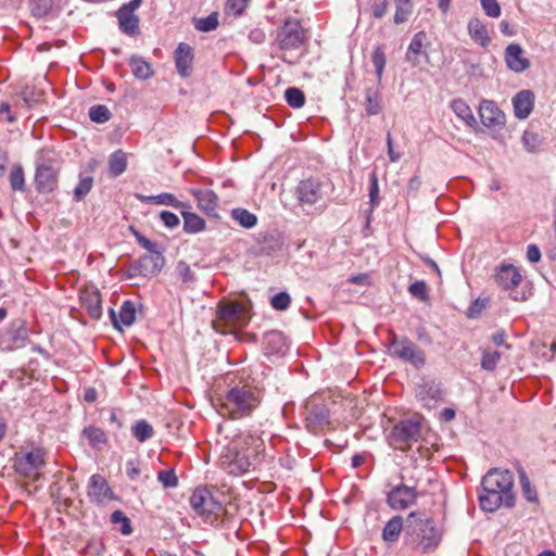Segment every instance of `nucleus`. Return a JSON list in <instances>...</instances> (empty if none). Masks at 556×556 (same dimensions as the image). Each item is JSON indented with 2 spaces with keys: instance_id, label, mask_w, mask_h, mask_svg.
Listing matches in <instances>:
<instances>
[{
  "instance_id": "obj_18",
  "label": "nucleus",
  "mask_w": 556,
  "mask_h": 556,
  "mask_svg": "<svg viewBox=\"0 0 556 556\" xmlns=\"http://www.w3.org/2000/svg\"><path fill=\"white\" fill-rule=\"evenodd\" d=\"M88 497L96 504H103L115 498L114 492L101 475H92L88 484Z\"/></svg>"
},
{
  "instance_id": "obj_48",
  "label": "nucleus",
  "mask_w": 556,
  "mask_h": 556,
  "mask_svg": "<svg viewBox=\"0 0 556 556\" xmlns=\"http://www.w3.org/2000/svg\"><path fill=\"white\" fill-rule=\"evenodd\" d=\"M396 11L394 14V23L402 24L406 22L412 14L413 4L410 0H397Z\"/></svg>"
},
{
  "instance_id": "obj_55",
  "label": "nucleus",
  "mask_w": 556,
  "mask_h": 556,
  "mask_svg": "<svg viewBox=\"0 0 556 556\" xmlns=\"http://www.w3.org/2000/svg\"><path fill=\"white\" fill-rule=\"evenodd\" d=\"M157 480L164 488H175L178 484V479L173 469L161 470L157 472Z\"/></svg>"
},
{
  "instance_id": "obj_56",
  "label": "nucleus",
  "mask_w": 556,
  "mask_h": 556,
  "mask_svg": "<svg viewBox=\"0 0 556 556\" xmlns=\"http://www.w3.org/2000/svg\"><path fill=\"white\" fill-rule=\"evenodd\" d=\"M291 298L287 292H279L270 299L271 306L277 311H285L289 307Z\"/></svg>"
},
{
  "instance_id": "obj_4",
  "label": "nucleus",
  "mask_w": 556,
  "mask_h": 556,
  "mask_svg": "<svg viewBox=\"0 0 556 556\" xmlns=\"http://www.w3.org/2000/svg\"><path fill=\"white\" fill-rule=\"evenodd\" d=\"M60 163L58 154L42 149L36 161L35 185L39 193H50L58 188Z\"/></svg>"
},
{
  "instance_id": "obj_20",
  "label": "nucleus",
  "mask_w": 556,
  "mask_h": 556,
  "mask_svg": "<svg viewBox=\"0 0 556 556\" xmlns=\"http://www.w3.org/2000/svg\"><path fill=\"white\" fill-rule=\"evenodd\" d=\"M296 197L301 204L313 205L323 197V185L318 179L301 180L296 187Z\"/></svg>"
},
{
  "instance_id": "obj_11",
  "label": "nucleus",
  "mask_w": 556,
  "mask_h": 556,
  "mask_svg": "<svg viewBox=\"0 0 556 556\" xmlns=\"http://www.w3.org/2000/svg\"><path fill=\"white\" fill-rule=\"evenodd\" d=\"M47 452L40 446L22 448L13 457V468L21 477H31L46 465Z\"/></svg>"
},
{
  "instance_id": "obj_50",
  "label": "nucleus",
  "mask_w": 556,
  "mask_h": 556,
  "mask_svg": "<svg viewBox=\"0 0 556 556\" xmlns=\"http://www.w3.org/2000/svg\"><path fill=\"white\" fill-rule=\"evenodd\" d=\"M111 522L114 525H121V532L124 535H129L132 532L130 519L122 511L115 510L111 515Z\"/></svg>"
},
{
  "instance_id": "obj_63",
  "label": "nucleus",
  "mask_w": 556,
  "mask_h": 556,
  "mask_svg": "<svg viewBox=\"0 0 556 556\" xmlns=\"http://www.w3.org/2000/svg\"><path fill=\"white\" fill-rule=\"evenodd\" d=\"M387 148H388V155L391 162L395 163L401 159V154L393 149V140L390 131L387 134Z\"/></svg>"
},
{
  "instance_id": "obj_37",
  "label": "nucleus",
  "mask_w": 556,
  "mask_h": 556,
  "mask_svg": "<svg viewBox=\"0 0 556 556\" xmlns=\"http://www.w3.org/2000/svg\"><path fill=\"white\" fill-rule=\"evenodd\" d=\"M129 65L131 67L134 76L138 79L146 80L150 78L153 74L151 65L142 58L132 56L130 59Z\"/></svg>"
},
{
  "instance_id": "obj_41",
  "label": "nucleus",
  "mask_w": 556,
  "mask_h": 556,
  "mask_svg": "<svg viewBox=\"0 0 556 556\" xmlns=\"http://www.w3.org/2000/svg\"><path fill=\"white\" fill-rule=\"evenodd\" d=\"M193 25L197 30L202 33L215 30L219 25L218 13L212 12L206 17H195L193 18Z\"/></svg>"
},
{
  "instance_id": "obj_52",
  "label": "nucleus",
  "mask_w": 556,
  "mask_h": 556,
  "mask_svg": "<svg viewBox=\"0 0 556 556\" xmlns=\"http://www.w3.org/2000/svg\"><path fill=\"white\" fill-rule=\"evenodd\" d=\"M501 359V353L497 351L494 352H484L481 359V367L484 370L493 371L497 363Z\"/></svg>"
},
{
  "instance_id": "obj_60",
  "label": "nucleus",
  "mask_w": 556,
  "mask_h": 556,
  "mask_svg": "<svg viewBox=\"0 0 556 556\" xmlns=\"http://www.w3.org/2000/svg\"><path fill=\"white\" fill-rule=\"evenodd\" d=\"M131 230L136 237V240L138 242V244L143 248L144 250H147L149 253H153V252H157V244L153 241H151L150 239H148L147 237H144L143 235H141L139 231L135 230L132 227H131Z\"/></svg>"
},
{
  "instance_id": "obj_10",
  "label": "nucleus",
  "mask_w": 556,
  "mask_h": 556,
  "mask_svg": "<svg viewBox=\"0 0 556 556\" xmlns=\"http://www.w3.org/2000/svg\"><path fill=\"white\" fill-rule=\"evenodd\" d=\"M371 62L375 66L377 76V88H367L365 90V110L368 115H378L381 110V92L380 85L382 81L383 71L386 67L387 59L382 46H377L371 54Z\"/></svg>"
},
{
  "instance_id": "obj_6",
  "label": "nucleus",
  "mask_w": 556,
  "mask_h": 556,
  "mask_svg": "<svg viewBox=\"0 0 556 556\" xmlns=\"http://www.w3.org/2000/svg\"><path fill=\"white\" fill-rule=\"evenodd\" d=\"M255 457V451L243 448L241 441H232L220 457V466L228 473L240 476L249 471Z\"/></svg>"
},
{
  "instance_id": "obj_33",
  "label": "nucleus",
  "mask_w": 556,
  "mask_h": 556,
  "mask_svg": "<svg viewBox=\"0 0 556 556\" xmlns=\"http://www.w3.org/2000/svg\"><path fill=\"white\" fill-rule=\"evenodd\" d=\"M27 337V330L24 327L18 329L9 330L3 338L1 339V344L3 349L14 350L16 348L23 346Z\"/></svg>"
},
{
  "instance_id": "obj_34",
  "label": "nucleus",
  "mask_w": 556,
  "mask_h": 556,
  "mask_svg": "<svg viewBox=\"0 0 556 556\" xmlns=\"http://www.w3.org/2000/svg\"><path fill=\"white\" fill-rule=\"evenodd\" d=\"M131 434L138 442L144 443L154 437L155 431L146 419H140L131 426Z\"/></svg>"
},
{
  "instance_id": "obj_3",
  "label": "nucleus",
  "mask_w": 556,
  "mask_h": 556,
  "mask_svg": "<svg viewBox=\"0 0 556 556\" xmlns=\"http://www.w3.org/2000/svg\"><path fill=\"white\" fill-rule=\"evenodd\" d=\"M440 531L433 520L421 511L410 513L405 520V543L415 549L426 553L438 546Z\"/></svg>"
},
{
  "instance_id": "obj_16",
  "label": "nucleus",
  "mask_w": 556,
  "mask_h": 556,
  "mask_svg": "<svg viewBox=\"0 0 556 556\" xmlns=\"http://www.w3.org/2000/svg\"><path fill=\"white\" fill-rule=\"evenodd\" d=\"M418 498V492L415 486H408L404 483L394 485L387 493V504L394 510H405L413 506Z\"/></svg>"
},
{
  "instance_id": "obj_7",
  "label": "nucleus",
  "mask_w": 556,
  "mask_h": 556,
  "mask_svg": "<svg viewBox=\"0 0 556 556\" xmlns=\"http://www.w3.org/2000/svg\"><path fill=\"white\" fill-rule=\"evenodd\" d=\"M308 39L307 31L296 18H287L283 24L277 28L275 45L280 50H296L301 48Z\"/></svg>"
},
{
  "instance_id": "obj_27",
  "label": "nucleus",
  "mask_w": 556,
  "mask_h": 556,
  "mask_svg": "<svg viewBox=\"0 0 556 556\" xmlns=\"http://www.w3.org/2000/svg\"><path fill=\"white\" fill-rule=\"evenodd\" d=\"M427 34L422 30L415 34L414 37L412 38L405 58L407 62H409L413 66L419 65V56L421 54L428 56L425 50L427 46Z\"/></svg>"
},
{
  "instance_id": "obj_40",
  "label": "nucleus",
  "mask_w": 556,
  "mask_h": 556,
  "mask_svg": "<svg viewBox=\"0 0 556 556\" xmlns=\"http://www.w3.org/2000/svg\"><path fill=\"white\" fill-rule=\"evenodd\" d=\"M518 473H519L521 493H522L523 497L530 503H538L539 496H538L536 490L532 486L525 469L520 467L518 469Z\"/></svg>"
},
{
  "instance_id": "obj_13",
  "label": "nucleus",
  "mask_w": 556,
  "mask_h": 556,
  "mask_svg": "<svg viewBox=\"0 0 556 556\" xmlns=\"http://www.w3.org/2000/svg\"><path fill=\"white\" fill-rule=\"evenodd\" d=\"M189 503L192 509L205 519L218 515L223 508L222 504L205 486L197 488L190 496Z\"/></svg>"
},
{
  "instance_id": "obj_42",
  "label": "nucleus",
  "mask_w": 556,
  "mask_h": 556,
  "mask_svg": "<svg viewBox=\"0 0 556 556\" xmlns=\"http://www.w3.org/2000/svg\"><path fill=\"white\" fill-rule=\"evenodd\" d=\"M231 217L244 228H252L257 223L256 215L245 208H233Z\"/></svg>"
},
{
  "instance_id": "obj_53",
  "label": "nucleus",
  "mask_w": 556,
  "mask_h": 556,
  "mask_svg": "<svg viewBox=\"0 0 556 556\" xmlns=\"http://www.w3.org/2000/svg\"><path fill=\"white\" fill-rule=\"evenodd\" d=\"M409 293L420 300V301H427L429 299L427 285L422 280L415 281L408 287Z\"/></svg>"
},
{
  "instance_id": "obj_12",
  "label": "nucleus",
  "mask_w": 556,
  "mask_h": 556,
  "mask_svg": "<svg viewBox=\"0 0 556 556\" xmlns=\"http://www.w3.org/2000/svg\"><path fill=\"white\" fill-rule=\"evenodd\" d=\"M495 281L500 287L510 291L509 296L514 301H527L529 294L526 291H517L516 288L521 283L522 276L519 269L514 265H501L495 275Z\"/></svg>"
},
{
  "instance_id": "obj_58",
  "label": "nucleus",
  "mask_w": 556,
  "mask_h": 556,
  "mask_svg": "<svg viewBox=\"0 0 556 556\" xmlns=\"http://www.w3.org/2000/svg\"><path fill=\"white\" fill-rule=\"evenodd\" d=\"M250 0H227L226 12L239 16L244 12Z\"/></svg>"
},
{
  "instance_id": "obj_43",
  "label": "nucleus",
  "mask_w": 556,
  "mask_h": 556,
  "mask_svg": "<svg viewBox=\"0 0 556 556\" xmlns=\"http://www.w3.org/2000/svg\"><path fill=\"white\" fill-rule=\"evenodd\" d=\"M54 5V0H29V10L35 17L47 16Z\"/></svg>"
},
{
  "instance_id": "obj_26",
  "label": "nucleus",
  "mask_w": 556,
  "mask_h": 556,
  "mask_svg": "<svg viewBox=\"0 0 556 556\" xmlns=\"http://www.w3.org/2000/svg\"><path fill=\"white\" fill-rule=\"evenodd\" d=\"M514 112L520 119L527 118L534 108V93L531 90H521L513 98Z\"/></svg>"
},
{
  "instance_id": "obj_61",
  "label": "nucleus",
  "mask_w": 556,
  "mask_h": 556,
  "mask_svg": "<svg viewBox=\"0 0 556 556\" xmlns=\"http://www.w3.org/2000/svg\"><path fill=\"white\" fill-rule=\"evenodd\" d=\"M160 218L163 224L170 229L176 228L180 223L179 217L169 211H162Z\"/></svg>"
},
{
  "instance_id": "obj_49",
  "label": "nucleus",
  "mask_w": 556,
  "mask_h": 556,
  "mask_svg": "<svg viewBox=\"0 0 556 556\" xmlns=\"http://www.w3.org/2000/svg\"><path fill=\"white\" fill-rule=\"evenodd\" d=\"M369 203L371 207H375L380 203L379 180L376 168L369 175Z\"/></svg>"
},
{
  "instance_id": "obj_22",
  "label": "nucleus",
  "mask_w": 556,
  "mask_h": 556,
  "mask_svg": "<svg viewBox=\"0 0 556 556\" xmlns=\"http://www.w3.org/2000/svg\"><path fill=\"white\" fill-rule=\"evenodd\" d=\"M263 350L265 355L282 356L288 351L287 338L281 331H267L263 336Z\"/></svg>"
},
{
  "instance_id": "obj_39",
  "label": "nucleus",
  "mask_w": 556,
  "mask_h": 556,
  "mask_svg": "<svg viewBox=\"0 0 556 556\" xmlns=\"http://www.w3.org/2000/svg\"><path fill=\"white\" fill-rule=\"evenodd\" d=\"M9 182L13 191H25V174L24 168L20 163H16L11 167Z\"/></svg>"
},
{
  "instance_id": "obj_54",
  "label": "nucleus",
  "mask_w": 556,
  "mask_h": 556,
  "mask_svg": "<svg viewBox=\"0 0 556 556\" xmlns=\"http://www.w3.org/2000/svg\"><path fill=\"white\" fill-rule=\"evenodd\" d=\"M176 271L185 283H191L194 281L195 277L193 271L191 270L189 264L185 261H179L176 266Z\"/></svg>"
},
{
  "instance_id": "obj_46",
  "label": "nucleus",
  "mask_w": 556,
  "mask_h": 556,
  "mask_svg": "<svg viewBox=\"0 0 556 556\" xmlns=\"http://www.w3.org/2000/svg\"><path fill=\"white\" fill-rule=\"evenodd\" d=\"M521 141L525 149L531 153L536 152L542 144L539 134L530 129L523 131Z\"/></svg>"
},
{
  "instance_id": "obj_32",
  "label": "nucleus",
  "mask_w": 556,
  "mask_h": 556,
  "mask_svg": "<svg viewBox=\"0 0 556 556\" xmlns=\"http://www.w3.org/2000/svg\"><path fill=\"white\" fill-rule=\"evenodd\" d=\"M405 532V523L402 516L392 517L382 530V539L387 543H394L399 540L401 532Z\"/></svg>"
},
{
  "instance_id": "obj_15",
  "label": "nucleus",
  "mask_w": 556,
  "mask_h": 556,
  "mask_svg": "<svg viewBox=\"0 0 556 556\" xmlns=\"http://www.w3.org/2000/svg\"><path fill=\"white\" fill-rule=\"evenodd\" d=\"M391 350L394 356L416 368L422 367L426 363L425 352L407 338L393 339Z\"/></svg>"
},
{
  "instance_id": "obj_5",
  "label": "nucleus",
  "mask_w": 556,
  "mask_h": 556,
  "mask_svg": "<svg viewBox=\"0 0 556 556\" xmlns=\"http://www.w3.org/2000/svg\"><path fill=\"white\" fill-rule=\"evenodd\" d=\"M250 316L247 307L239 302H219L213 328L220 333L231 332L232 329L248 324Z\"/></svg>"
},
{
  "instance_id": "obj_47",
  "label": "nucleus",
  "mask_w": 556,
  "mask_h": 556,
  "mask_svg": "<svg viewBox=\"0 0 556 556\" xmlns=\"http://www.w3.org/2000/svg\"><path fill=\"white\" fill-rule=\"evenodd\" d=\"M112 114L108 106L103 104L92 105L89 109V118L98 124H102L108 122L111 118Z\"/></svg>"
},
{
  "instance_id": "obj_64",
  "label": "nucleus",
  "mask_w": 556,
  "mask_h": 556,
  "mask_svg": "<svg viewBox=\"0 0 556 556\" xmlns=\"http://www.w3.org/2000/svg\"><path fill=\"white\" fill-rule=\"evenodd\" d=\"M527 258L530 263H538L541 258V251L535 244H529L527 248Z\"/></svg>"
},
{
  "instance_id": "obj_29",
  "label": "nucleus",
  "mask_w": 556,
  "mask_h": 556,
  "mask_svg": "<svg viewBox=\"0 0 556 556\" xmlns=\"http://www.w3.org/2000/svg\"><path fill=\"white\" fill-rule=\"evenodd\" d=\"M470 38L481 47H488L491 39L484 23L478 17H471L468 22Z\"/></svg>"
},
{
  "instance_id": "obj_35",
  "label": "nucleus",
  "mask_w": 556,
  "mask_h": 556,
  "mask_svg": "<svg viewBox=\"0 0 556 556\" xmlns=\"http://www.w3.org/2000/svg\"><path fill=\"white\" fill-rule=\"evenodd\" d=\"M127 168V156L122 150H117L110 155L109 170L114 177L122 175Z\"/></svg>"
},
{
  "instance_id": "obj_21",
  "label": "nucleus",
  "mask_w": 556,
  "mask_h": 556,
  "mask_svg": "<svg viewBox=\"0 0 556 556\" xmlns=\"http://www.w3.org/2000/svg\"><path fill=\"white\" fill-rule=\"evenodd\" d=\"M445 391L440 382L434 380L425 381L416 391V397L426 407L433 406L437 402L443 401Z\"/></svg>"
},
{
  "instance_id": "obj_51",
  "label": "nucleus",
  "mask_w": 556,
  "mask_h": 556,
  "mask_svg": "<svg viewBox=\"0 0 556 556\" xmlns=\"http://www.w3.org/2000/svg\"><path fill=\"white\" fill-rule=\"evenodd\" d=\"M93 178L91 176L80 177L78 185L74 190V199L81 201L91 190Z\"/></svg>"
},
{
  "instance_id": "obj_62",
  "label": "nucleus",
  "mask_w": 556,
  "mask_h": 556,
  "mask_svg": "<svg viewBox=\"0 0 556 556\" xmlns=\"http://www.w3.org/2000/svg\"><path fill=\"white\" fill-rule=\"evenodd\" d=\"M126 473L130 480H137L140 476V469L138 467L137 460L129 459L126 463Z\"/></svg>"
},
{
  "instance_id": "obj_36",
  "label": "nucleus",
  "mask_w": 556,
  "mask_h": 556,
  "mask_svg": "<svg viewBox=\"0 0 556 556\" xmlns=\"http://www.w3.org/2000/svg\"><path fill=\"white\" fill-rule=\"evenodd\" d=\"M181 215L184 217V230L186 232L197 233L205 228V222L199 215L187 212L186 210H181Z\"/></svg>"
},
{
  "instance_id": "obj_19",
  "label": "nucleus",
  "mask_w": 556,
  "mask_h": 556,
  "mask_svg": "<svg viewBox=\"0 0 556 556\" xmlns=\"http://www.w3.org/2000/svg\"><path fill=\"white\" fill-rule=\"evenodd\" d=\"M481 123L492 129H501L505 125V114L495 102L483 100L479 106Z\"/></svg>"
},
{
  "instance_id": "obj_45",
  "label": "nucleus",
  "mask_w": 556,
  "mask_h": 556,
  "mask_svg": "<svg viewBox=\"0 0 556 556\" xmlns=\"http://www.w3.org/2000/svg\"><path fill=\"white\" fill-rule=\"evenodd\" d=\"M287 103L293 109H301L305 104L304 92L296 88L290 87L285 92Z\"/></svg>"
},
{
  "instance_id": "obj_24",
  "label": "nucleus",
  "mask_w": 556,
  "mask_h": 556,
  "mask_svg": "<svg viewBox=\"0 0 556 556\" xmlns=\"http://www.w3.org/2000/svg\"><path fill=\"white\" fill-rule=\"evenodd\" d=\"M191 194L198 202V207L208 216H216L218 197L213 190L191 189Z\"/></svg>"
},
{
  "instance_id": "obj_38",
  "label": "nucleus",
  "mask_w": 556,
  "mask_h": 556,
  "mask_svg": "<svg viewBox=\"0 0 556 556\" xmlns=\"http://www.w3.org/2000/svg\"><path fill=\"white\" fill-rule=\"evenodd\" d=\"M453 112L463 119L468 126L476 124V118L470 106L462 99L453 100L451 103Z\"/></svg>"
},
{
  "instance_id": "obj_14",
  "label": "nucleus",
  "mask_w": 556,
  "mask_h": 556,
  "mask_svg": "<svg viewBox=\"0 0 556 556\" xmlns=\"http://www.w3.org/2000/svg\"><path fill=\"white\" fill-rule=\"evenodd\" d=\"M142 4V0H131L128 3H124L115 13L118 22L119 30L128 36L136 37L140 35V20L135 14V11Z\"/></svg>"
},
{
  "instance_id": "obj_2",
  "label": "nucleus",
  "mask_w": 556,
  "mask_h": 556,
  "mask_svg": "<svg viewBox=\"0 0 556 556\" xmlns=\"http://www.w3.org/2000/svg\"><path fill=\"white\" fill-rule=\"evenodd\" d=\"M514 476L505 469L492 468L481 480L479 503L482 510L493 513L502 505L507 508L515 506Z\"/></svg>"
},
{
  "instance_id": "obj_8",
  "label": "nucleus",
  "mask_w": 556,
  "mask_h": 556,
  "mask_svg": "<svg viewBox=\"0 0 556 556\" xmlns=\"http://www.w3.org/2000/svg\"><path fill=\"white\" fill-rule=\"evenodd\" d=\"M303 415L305 427L312 433L323 432L330 426V412L320 396L313 395L307 399Z\"/></svg>"
},
{
  "instance_id": "obj_9",
  "label": "nucleus",
  "mask_w": 556,
  "mask_h": 556,
  "mask_svg": "<svg viewBox=\"0 0 556 556\" xmlns=\"http://www.w3.org/2000/svg\"><path fill=\"white\" fill-rule=\"evenodd\" d=\"M421 437V424L418 419L407 418L400 420L393 426L390 432V445L400 451H407L413 443L419 441Z\"/></svg>"
},
{
  "instance_id": "obj_44",
  "label": "nucleus",
  "mask_w": 556,
  "mask_h": 556,
  "mask_svg": "<svg viewBox=\"0 0 556 556\" xmlns=\"http://www.w3.org/2000/svg\"><path fill=\"white\" fill-rule=\"evenodd\" d=\"M119 325L131 326L136 319V307L131 301H125L119 309Z\"/></svg>"
},
{
  "instance_id": "obj_25",
  "label": "nucleus",
  "mask_w": 556,
  "mask_h": 556,
  "mask_svg": "<svg viewBox=\"0 0 556 556\" xmlns=\"http://www.w3.org/2000/svg\"><path fill=\"white\" fill-rule=\"evenodd\" d=\"M193 61V49L191 46L185 42H180L175 50V64L177 72L182 77H187L191 74Z\"/></svg>"
},
{
  "instance_id": "obj_23",
  "label": "nucleus",
  "mask_w": 556,
  "mask_h": 556,
  "mask_svg": "<svg viewBox=\"0 0 556 556\" xmlns=\"http://www.w3.org/2000/svg\"><path fill=\"white\" fill-rule=\"evenodd\" d=\"M507 67L515 73H522L530 67L529 59L523 56V49L518 43H509L505 49Z\"/></svg>"
},
{
  "instance_id": "obj_59",
  "label": "nucleus",
  "mask_w": 556,
  "mask_h": 556,
  "mask_svg": "<svg viewBox=\"0 0 556 556\" xmlns=\"http://www.w3.org/2000/svg\"><path fill=\"white\" fill-rule=\"evenodd\" d=\"M484 13L493 18L501 15V7L497 0H480Z\"/></svg>"
},
{
  "instance_id": "obj_28",
  "label": "nucleus",
  "mask_w": 556,
  "mask_h": 556,
  "mask_svg": "<svg viewBox=\"0 0 556 556\" xmlns=\"http://www.w3.org/2000/svg\"><path fill=\"white\" fill-rule=\"evenodd\" d=\"M80 301L83 306L87 309L89 316L99 320L102 316V306H101V294L96 289H87L84 290L80 294Z\"/></svg>"
},
{
  "instance_id": "obj_1",
  "label": "nucleus",
  "mask_w": 556,
  "mask_h": 556,
  "mask_svg": "<svg viewBox=\"0 0 556 556\" xmlns=\"http://www.w3.org/2000/svg\"><path fill=\"white\" fill-rule=\"evenodd\" d=\"M262 399L261 388L249 382H239L217 397L214 406L222 416L239 420L250 417L260 406Z\"/></svg>"
},
{
  "instance_id": "obj_30",
  "label": "nucleus",
  "mask_w": 556,
  "mask_h": 556,
  "mask_svg": "<svg viewBox=\"0 0 556 556\" xmlns=\"http://www.w3.org/2000/svg\"><path fill=\"white\" fill-rule=\"evenodd\" d=\"M81 435L88 441L93 450L101 451L106 446L109 440L105 432L96 426H88L83 429Z\"/></svg>"
},
{
  "instance_id": "obj_17",
  "label": "nucleus",
  "mask_w": 556,
  "mask_h": 556,
  "mask_svg": "<svg viewBox=\"0 0 556 556\" xmlns=\"http://www.w3.org/2000/svg\"><path fill=\"white\" fill-rule=\"evenodd\" d=\"M165 265V257L161 251L148 253L129 267L130 276L140 275L143 277L156 276Z\"/></svg>"
},
{
  "instance_id": "obj_31",
  "label": "nucleus",
  "mask_w": 556,
  "mask_h": 556,
  "mask_svg": "<svg viewBox=\"0 0 556 556\" xmlns=\"http://www.w3.org/2000/svg\"><path fill=\"white\" fill-rule=\"evenodd\" d=\"M139 199H141L144 202L160 204V205H168L173 206L175 208L180 210H189L191 208V205L186 202L179 201L173 193L164 192L157 195H150V197H143L140 195Z\"/></svg>"
},
{
  "instance_id": "obj_57",
  "label": "nucleus",
  "mask_w": 556,
  "mask_h": 556,
  "mask_svg": "<svg viewBox=\"0 0 556 556\" xmlns=\"http://www.w3.org/2000/svg\"><path fill=\"white\" fill-rule=\"evenodd\" d=\"M23 102L28 106H33L35 103L39 101L40 92L36 91L35 88L26 86L22 89L20 93Z\"/></svg>"
}]
</instances>
